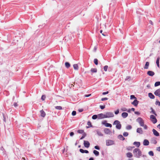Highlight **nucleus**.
I'll return each mask as SVG.
<instances>
[{
  "mask_svg": "<svg viewBox=\"0 0 160 160\" xmlns=\"http://www.w3.org/2000/svg\"><path fill=\"white\" fill-rule=\"evenodd\" d=\"M148 154L151 156H153V155H154L153 152L152 151H150L149 152H148Z\"/></svg>",
  "mask_w": 160,
  "mask_h": 160,
  "instance_id": "39",
  "label": "nucleus"
},
{
  "mask_svg": "<svg viewBox=\"0 0 160 160\" xmlns=\"http://www.w3.org/2000/svg\"><path fill=\"white\" fill-rule=\"evenodd\" d=\"M108 92L107 91L106 92H103L102 93V95H104L108 94Z\"/></svg>",
  "mask_w": 160,
  "mask_h": 160,
  "instance_id": "52",
  "label": "nucleus"
},
{
  "mask_svg": "<svg viewBox=\"0 0 160 160\" xmlns=\"http://www.w3.org/2000/svg\"><path fill=\"white\" fill-rule=\"evenodd\" d=\"M94 62L95 65H97L98 64V60L97 58L94 59Z\"/></svg>",
  "mask_w": 160,
  "mask_h": 160,
  "instance_id": "32",
  "label": "nucleus"
},
{
  "mask_svg": "<svg viewBox=\"0 0 160 160\" xmlns=\"http://www.w3.org/2000/svg\"><path fill=\"white\" fill-rule=\"evenodd\" d=\"M100 108H101V109H103L105 108V105H103V106L100 105Z\"/></svg>",
  "mask_w": 160,
  "mask_h": 160,
  "instance_id": "44",
  "label": "nucleus"
},
{
  "mask_svg": "<svg viewBox=\"0 0 160 160\" xmlns=\"http://www.w3.org/2000/svg\"><path fill=\"white\" fill-rule=\"evenodd\" d=\"M77 132L78 133L82 134L83 133L84 131L82 130H79Z\"/></svg>",
  "mask_w": 160,
  "mask_h": 160,
  "instance_id": "36",
  "label": "nucleus"
},
{
  "mask_svg": "<svg viewBox=\"0 0 160 160\" xmlns=\"http://www.w3.org/2000/svg\"><path fill=\"white\" fill-rule=\"evenodd\" d=\"M131 99H133L134 98H136L135 96L133 95H131L130 96Z\"/></svg>",
  "mask_w": 160,
  "mask_h": 160,
  "instance_id": "47",
  "label": "nucleus"
},
{
  "mask_svg": "<svg viewBox=\"0 0 160 160\" xmlns=\"http://www.w3.org/2000/svg\"><path fill=\"white\" fill-rule=\"evenodd\" d=\"M160 85V82H157L155 83L154 86L157 87Z\"/></svg>",
  "mask_w": 160,
  "mask_h": 160,
  "instance_id": "31",
  "label": "nucleus"
},
{
  "mask_svg": "<svg viewBox=\"0 0 160 160\" xmlns=\"http://www.w3.org/2000/svg\"><path fill=\"white\" fill-rule=\"evenodd\" d=\"M126 156L128 158H131L132 157L133 155L131 153L128 152L126 154Z\"/></svg>",
  "mask_w": 160,
  "mask_h": 160,
  "instance_id": "20",
  "label": "nucleus"
},
{
  "mask_svg": "<svg viewBox=\"0 0 160 160\" xmlns=\"http://www.w3.org/2000/svg\"><path fill=\"white\" fill-rule=\"evenodd\" d=\"M133 147H128L127 148V149L128 150H131Z\"/></svg>",
  "mask_w": 160,
  "mask_h": 160,
  "instance_id": "42",
  "label": "nucleus"
},
{
  "mask_svg": "<svg viewBox=\"0 0 160 160\" xmlns=\"http://www.w3.org/2000/svg\"><path fill=\"white\" fill-rule=\"evenodd\" d=\"M121 110L122 111H127V109L126 108L123 107L121 108Z\"/></svg>",
  "mask_w": 160,
  "mask_h": 160,
  "instance_id": "35",
  "label": "nucleus"
},
{
  "mask_svg": "<svg viewBox=\"0 0 160 160\" xmlns=\"http://www.w3.org/2000/svg\"><path fill=\"white\" fill-rule=\"evenodd\" d=\"M86 136V134H83L82 135V136L81 138H80V139H83V138H84Z\"/></svg>",
  "mask_w": 160,
  "mask_h": 160,
  "instance_id": "51",
  "label": "nucleus"
},
{
  "mask_svg": "<svg viewBox=\"0 0 160 160\" xmlns=\"http://www.w3.org/2000/svg\"><path fill=\"white\" fill-rule=\"evenodd\" d=\"M135 113L137 114H139L140 113L138 112H135Z\"/></svg>",
  "mask_w": 160,
  "mask_h": 160,
  "instance_id": "61",
  "label": "nucleus"
},
{
  "mask_svg": "<svg viewBox=\"0 0 160 160\" xmlns=\"http://www.w3.org/2000/svg\"><path fill=\"white\" fill-rule=\"evenodd\" d=\"M148 96L151 99H154L155 98L154 95L151 93H148Z\"/></svg>",
  "mask_w": 160,
  "mask_h": 160,
  "instance_id": "23",
  "label": "nucleus"
},
{
  "mask_svg": "<svg viewBox=\"0 0 160 160\" xmlns=\"http://www.w3.org/2000/svg\"><path fill=\"white\" fill-rule=\"evenodd\" d=\"M105 126L107 127H112V125L111 124L109 123H106L105 124Z\"/></svg>",
  "mask_w": 160,
  "mask_h": 160,
  "instance_id": "34",
  "label": "nucleus"
},
{
  "mask_svg": "<svg viewBox=\"0 0 160 160\" xmlns=\"http://www.w3.org/2000/svg\"><path fill=\"white\" fill-rule=\"evenodd\" d=\"M55 108L56 109L58 110H61L62 109V107L60 106H56L55 107Z\"/></svg>",
  "mask_w": 160,
  "mask_h": 160,
  "instance_id": "33",
  "label": "nucleus"
},
{
  "mask_svg": "<svg viewBox=\"0 0 160 160\" xmlns=\"http://www.w3.org/2000/svg\"><path fill=\"white\" fill-rule=\"evenodd\" d=\"M157 150L158 151H160V147H158V148H157Z\"/></svg>",
  "mask_w": 160,
  "mask_h": 160,
  "instance_id": "62",
  "label": "nucleus"
},
{
  "mask_svg": "<svg viewBox=\"0 0 160 160\" xmlns=\"http://www.w3.org/2000/svg\"><path fill=\"white\" fill-rule=\"evenodd\" d=\"M151 109L152 111L150 112V113H152L153 114H154L156 116H157V114L156 113L155 111L152 108H151Z\"/></svg>",
  "mask_w": 160,
  "mask_h": 160,
  "instance_id": "27",
  "label": "nucleus"
},
{
  "mask_svg": "<svg viewBox=\"0 0 160 160\" xmlns=\"http://www.w3.org/2000/svg\"><path fill=\"white\" fill-rule=\"evenodd\" d=\"M157 104L158 105V106H160V102L159 101H158L156 102Z\"/></svg>",
  "mask_w": 160,
  "mask_h": 160,
  "instance_id": "59",
  "label": "nucleus"
},
{
  "mask_svg": "<svg viewBox=\"0 0 160 160\" xmlns=\"http://www.w3.org/2000/svg\"><path fill=\"white\" fill-rule=\"evenodd\" d=\"M91 95V94H88V95H85L84 96H85V97H89Z\"/></svg>",
  "mask_w": 160,
  "mask_h": 160,
  "instance_id": "57",
  "label": "nucleus"
},
{
  "mask_svg": "<svg viewBox=\"0 0 160 160\" xmlns=\"http://www.w3.org/2000/svg\"><path fill=\"white\" fill-rule=\"evenodd\" d=\"M104 132L105 133L109 134L111 133V131L108 128H106L104 129Z\"/></svg>",
  "mask_w": 160,
  "mask_h": 160,
  "instance_id": "9",
  "label": "nucleus"
},
{
  "mask_svg": "<svg viewBox=\"0 0 160 160\" xmlns=\"http://www.w3.org/2000/svg\"><path fill=\"white\" fill-rule=\"evenodd\" d=\"M93 152L96 156H98L99 155V152L96 150H94Z\"/></svg>",
  "mask_w": 160,
  "mask_h": 160,
  "instance_id": "25",
  "label": "nucleus"
},
{
  "mask_svg": "<svg viewBox=\"0 0 160 160\" xmlns=\"http://www.w3.org/2000/svg\"><path fill=\"white\" fill-rule=\"evenodd\" d=\"M108 66L107 65H105L104 67V69L105 71L106 72L107 71V69L108 68Z\"/></svg>",
  "mask_w": 160,
  "mask_h": 160,
  "instance_id": "40",
  "label": "nucleus"
},
{
  "mask_svg": "<svg viewBox=\"0 0 160 160\" xmlns=\"http://www.w3.org/2000/svg\"><path fill=\"white\" fill-rule=\"evenodd\" d=\"M154 94L156 95L159 96L160 95V89L157 90L154 92Z\"/></svg>",
  "mask_w": 160,
  "mask_h": 160,
  "instance_id": "15",
  "label": "nucleus"
},
{
  "mask_svg": "<svg viewBox=\"0 0 160 160\" xmlns=\"http://www.w3.org/2000/svg\"><path fill=\"white\" fill-rule=\"evenodd\" d=\"M87 124L88 125V126H87V128H89L90 127H92V124H91V123L90 122V121H88V123H87Z\"/></svg>",
  "mask_w": 160,
  "mask_h": 160,
  "instance_id": "29",
  "label": "nucleus"
},
{
  "mask_svg": "<svg viewBox=\"0 0 160 160\" xmlns=\"http://www.w3.org/2000/svg\"><path fill=\"white\" fill-rule=\"evenodd\" d=\"M84 152V153H89V152L87 150H85Z\"/></svg>",
  "mask_w": 160,
  "mask_h": 160,
  "instance_id": "58",
  "label": "nucleus"
},
{
  "mask_svg": "<svg viewBox=\"0 0 160 160\" xmlns=\"http://www.w3.org/2000/svg\"><path fill=\"white\" fill-rule=\"evenodd\" d=\"M84 146L87 148H88L90 146V143L89 142L87 141H84Z\"/></svg>",
  "mask_w": 160,
  "mask_h": 160,
  "instance_id": "8",
  "label": "nucleus"
},
{
  "mask_svg": "<svg viewBox=\"0 0 160 160\" xmlns=\"http://www.w3.org/2000/svg\"><path fill=\"white\" fill-rule=\"evenodd\" d=\"M119 112V110L118 109L117 111H116L115 112V113L116 114H118Z\"/></svg>",
  "mask_w": 160,
  "mask_h": 160,
  "instance_id": "53",
  "label": "nucleus"
},
{
  "mask_svg": "<svg viewBox=\"0 0 160 160\" xmlns=\"http://www.w3.org/2000/svg\"><path fill=\"white\" fill-rule=\"evenodd\" d=\"M128 114L126 112H124L122 113V116L124 118H126L128 117Z\"/></svg>",
  "mask_w": 160,
  "mask_h": 160,
  "instance_id": "17",
  "label": "nucleus"
},
{
  "mask_svg": "<svg viewBox=\"0 0 160 160\" xmlns=\"http://www.w3.org/2000/svg\"><path fill=\"white\" fill-rule=\"evenodd\" d=\"M149 65V63L148 62H146L145 66L144 67V69H148Z\"/></svg>",
  "mask_w": 160,
  "mask_h": 160,
  "instance_id": "18",
  "label": "nucleus"
},
{
  "mask_svg": "<svg viewBox=\"0 0 160 160\" xmlns=\"http://www.w3.org/2000/svg\"><path fill=\"white\" fill-rule=\"evenodd\" d=\"M132 128V126L130 125H128L126 127V129L128 130H130Z\"/></svg>",
  "mask_w": 160,
  "mask_h": 160,
  "instance_id": "37",
  "label": "nucleus"
},
{
  "mask_svg": "<svg viewBox=\"0 0 160 160\" xmlns=\"http://www.w3.org/2000/svg\"><path fill=\"white\" fill-rule=\"evenodd\" d=\"M46 96L44 95H42L41 97V99L43 101L45 99Z\"/></svg>",
  "mask_w": 160,
  "mask_h": 160,
  "instance_id": "43",
  "label": "nucleus"
},
{
  "mask_svg": "<svg viewBox=\"0 0 160 160\" xmlns=\"http://www.w3.org/2000/svg\"><path fill=\"white\" fill-rule=\"evenodd\" d=\"M106 122L107 121H104L103 122H102V123L103 124L105 125V124L106 123H107Z\"/></svg>",
  "mask_w": 160,
  "mask_h": 160,
  "instance_id": "56",
  "label": "nucleus"
},
{
  "mask_svg": "<svg viewBox=\"0 0 160 160\" xmlns=\"http://www.w3.org/2000/svg\"><path fill=\"white\" fill-rule=\"evenodd\" d=\"M108 98H102L101 99V100L102 101H105V100H108Z\"/></svg>",
  "mask_w": 160,
  "mask_h": 160,
  "instance_id": "45",
  "label": "nucleus"
},
{
  "mask_svg": "<svg viewBox=\"0 0 160 160\" xmlns=\"http://www.w3.org/2000/svg\"><path fill=\"white\" fill-rule=\"evenodd\" d=\"M70 136H72L74 135V133L73 132H72L70 133Z\"/></svg>",
  "mask_w": 160,
  "mask_h": 160,
  "instance_id": "55",
  "label": "nucleus"
},
{
  "mask_svg": "<svg viewBox=\"0 0 160 160\" xmlns=\"http://www.w3.org/2000/svg\"><path fill=\"white\" fill-rule=\"evenodd\" d=\"M154 135L156 136H158L159 135V133L155 129H153L152 130Z\"/></svg>",
  "mask_w": 160,
  "mask_h": 160,
  "instance_id": "11",
  "label": "nucleus"
},
{
  "mask_svg": "<svg viewBox=\"0 0 160 160\" xmlns=\"http://www.w3.org/2000/svg\"><path fill=\"white\" fill-rule=\"evenodd\" d=\"M40 113H41V116L43 117H45L46 115V113L44 112V111L43 110H42L40 111Z\"/></svg>",
  "mask_w": 160,
  "mask_h": 160,
  "instance_id": "16",
  "label": "nucleus"
},
{
  "mask_svg": "<svg viewBox=\"0 0 160 160\" xmlns=\"http://www.w3.org/2000/svg\"><path fill=\"white\" fill-rule=\"evenodd\" d=\"M105 114V118L112 117L114 116L113 113L110 112H107Z\"/></svg>",
  "mask_w": 160,
  "mask_h": 160,
  "instance_id": "5",
  "label": "nucleus"
},
{
  "mask_svg": "<svg viewBox=\"0 0 160 160\" xmlns=\"http://www.w3.org/2000/svg\"><path fill=\"white\" fill-rule=\"evenodd\" d=\"M150 120L154 124L156 123L157 121V119L155 117L152 115H150Z\"/></svg>",
  "mask_w": 160,
  "mask_h": 160,
  "instance_id": "4",
  "label": "nucleus"
},
{
  "mask_svg": "<svg viewBox=\"0 0 160 160\" xmlns=\"http://www.w3.org/2000/svg\"><path fill=\"white\" fill-rule=\"evenodd\" d=\"M137 122H138L141 126H144V121L142 118L140 117L138 118L136 120Z\"/></svg>",
  "mask_w": 160,
  "mask_h": 160,
  "instance_id": "3",
  "label": "nucleus"
},
{
  "mask_svg": "<svg viewBox=\"0 0 160 160\" xmlns=\"http://www.w3.org/2000/svg\"><path fill=\"white\" fill-rule=\"evenodd\" d=\"M143 127H144V128L145 129H147V126L146 125L144 124V126H143Z\"/></svg>",
  "mask_w": 160,
  "mask_h": 160,
  "instance_id": "54",
  "label": "nucleus"
},
{
  "mask_svg": "<svg viewBox=\"0 0 160 160\" xmlns=\"http://www.w3.org/2000/svg\"><path fill=\"white\" fill-rule=\"evenodd\" d=\"M159 58H157V60H156V62L157 66L159 68H160V66H159Z\"/></svg>",
  "mask_w": 160,
  "mask_h": 160,
  "instance_id": "28",
  "label": "nucleus"
},
{
  "mask_svg": "<svg viewBox=\"0 0 160 160\" xmlns=\"http://www.w3.org/2000/svg\"><path fill=\"white\" fill-rule=\"evenodd\" d=\"M97 118H98V115H93L92 117V118L93 119H96Z\"/></svg>",
  "mask_w": 160,
  "mask_h": 160,
  "instance_id": "38",
  "label": "nucleus"
},
{
  "mask_svg": "<svg viewBox=\"0 0 160 160\" xmlns=\"http://www.w3.org/2000/svg\"><path fill=\"white\" fill-rule=\"evenodd\" d=\"M137 132L138 133H139L140 134H142L143 133V131L141 128H137Z\"/></svg>",
  "mask_w": 160,
  "mask_h": 160,
  "instance_id": "14",
  "label": "nucleus"
},
{
  "mask_svg": "<svg viewBox=\"0 0 160 160\" xmlns=\"http://www.w3.org/2000/svg\"><path fill=\"white\" fill-rule=\"evenodd\" d=\"M147 73L148 75L149 76H153L155 74L154 72H153L151 71H148L147 72Z\"/></svg>",
  "mask_w": 160,
  "mask_h": 160,
  "instance_id": "10",
  "label": "nucleus"
},
{
  "mask_svg": "<svg viewBox=\"0 0 160 160\" xmlns=\"http://www.w3.org/2000/svg\"><path fill=\"white\" fill-rule=\"evenodd\" d=\"M97 134L98 136H103V134H102V132L100 131H99L97 130Z\"/></svg>",
  "mask_w": 160,
  "mask_h": 160,
  "instance_id": "30",
  "label": "nucleus"
},
{
  "mask_svg": "<svg viewBox=\"0 0 160 160\" xmlns=\"http://www.w3.org/2000/svg\"><path fill=\"white\" fill-rule=\"evenodd\" d=\"M128 135V133L127 132H125L123 133V135L125 137L127 136Z\"/></svg>",
  "mask_w": 160,
  "mask_h": 160,
  "instance_id": "41",
  "label": "nucleus"
},
{
  "mask_svg": "<svg viewBox=\"0 0 160 160\" xmlns=\"http://www.w3.org/2000/svg\"><path fill=\"white\" fill-rule=\"evenodd\" d=\"M13 105L14 107H16L18 106V105L17 102H14Z\"/></svg>",
  "mask_w": 160,
  "mask_h": 160,
  "instance_id": "50",
  "label": "nucleus"
},
{
  "mask_svg": "<svg viewBox=\"0 0 160 160\" xmlns=\"http://www.w3.org/2000/svg\"><path fill=\"white\" fill-rule=\"evenodd\" d=\"M84 150H83L82 149H80V150H79V151H80V152H81L82 153H84Z\"/></svg>",
  "mask_w": 160,
  "mask_h": 160,
  "instance_id": "49",
  "label": "nucleus"
},
{
  "mask_svg": "<svg viewBox=\"0 0 160 160\" xmlns=\"http://www.w3.org/2000/svg\"><path fill=\"white\" fill-rule=\"evenodd\" d=\"M133 144L135 145L138 148L140 146V143L139 142H134Z\"/></svg>",
  "mask_w": 160,
  "mask_h": 160,
  "instance_id": "19",
  "label": "nucleus"
},
{
  "mask_svg": "<svg viewBox=\"0 0 160 160\" xmlns=\"http://www.w3.org/2000/svg\"><path fill=\"white\" fill-rule=\"evenodd\" d=\"M65 64V67L68 68H69L70 67V64L68 62H66Z\"/></svg>",
  "mask_w": 160,
  "mask_h": 160,
  "instance_id": "24",
  "label": "nucleus"
},
{
  "mask_svg": "<svg viewBox=\"0 0 160 160\" xmlns=\"http://www.w3.org/2000/svg\"><path fill=\"white\" fill-rule=\"evenodd\" d=\"M138 103V101L137 99H135L134 101L132 102V104L134 105L135 106H137Z\"/></svg>",
  "mask_w": 160,
  "mask_h": 160,
  "instance_id": "12",
  "label": "nucleus"
},
{
  "mask_svg": "<svg viewBox=\"0 0 160 160\" xmlns=\"http://www.w3.org/2000/svg\"><path fill=\"white\" fill-rule=\"evenodd\" d=\"M73 67L75 70H78V65L77 64H75L73 65Z\"/></svg>",
  "mask_w": 160,
  "mask_h": 160,
  "instance_id": "22",
  "label": "nucleus"
},
{
  "mask_svg": "<svg viewBox=\"0 0 160 160\" xmlns=\"http://www.w3.org/2000/svg\"><path fill=\"white\" fill-rule=\"evenodd\" d=\"M114 144V142L112 140H108L106 141V145L107 146L111 145Z\"/></svg>",
  "mask_w": 160,
  "mask_h": 160,
  "instance_id": "6",
  "label": "nucleus"
},
{
  "mask_svg": "<svg viewBox=\"0 0 160 160\" xmlns=\"http://www.w3.org/2000/svg\"><path fill=\"white\" fill-rule=\"evenodd\" d=\"M89 160H94V159L92 158H90Z\"/></svg>",
  "mask_w": 160,
  "mask_h": 160,
  "instance_id": "63",
  "label": "nucleus"
},
{
  "mask_svg": "<svg viewBox=\"0 0 160 160\" xmlns=\"http://www.w3.org/2000/svg\"><path fill=\"white\" fill-rule=\"evenodd\" d=\"M157 143V142L156 140H154L153 141V143L154 144H156Z\"/></svg>",
  "mask_w": 160,
  "mask_h": 160,
  "instance_id": "60",
  "label": "nucleus"
},
{
  "mask_svg": "<svg viewBox=\"0 0 160 160\" xmlns=\"http://www.w3.org/2000/svg\"><path fill=\"white\" fill-rule=\"evenodd\" d=\"M98 118L99 119L105 118V114L103 113H100L98 115Z\"/></svg>",
  "mask_w": 160,
  "mask_h": 160,
  "instance_id": "7",
  "label": "nucleus"
},
{
  "mask_svg": "<svg viewBox=\"0 0 160 160\" xmlns=\"http://www.w3.org/2000/svg\"><path fill=\"white\" fill-rule=\"evenodd\" d=\"M76 112L75 111H73L72 112V116H75V115H76Z\"/></svg>",
  "mask_w": 160,
  "mask_h": 160,
  "instance_id": "46",
  "label": "nucleus"
},
{
  "mask_svg": "<svg viewBox=\"0 0 160 160\" xmlns=\"http://www.w3.org/2000/svg\"><path fill=\"white\" fill-rule=\"evenodd\" d=\"M157 127L160 129V124L158 125Z\"/></svg>",
  "mask_w": 160,
  "mask_h": 160,
  "instance_id": "64",
  "label": "nucleus"
},
{
  "mask_svg": "<svg viewBox=\"0 0 160 160\" xmlns=\"http://www.w3.org/2000/svg\"><path fill=\"white\" fill-rule=\"evenodd\" d=\"M90 71L92 73L94 72H96L97 71V69L96 68H92Z\"/></svg>",
  "mask_w": 160,
  "mask_h": 160,
  "instance_id": "21",
  "label": "nucleus"
},
{
  "mask_svg": "<svg viewBox=\"0 0 160 160\" xmlns=\"http://www.w3.org/2000/svg\"><path fill=\"white\" fill-rule=\"evenodd\" d=\"M94 148L95 149L97 150H99L100 149L99 147L98 146H95Z\"/></svg>",
  "mask_w": 160,
  "mask_h": 160,
  "instance_id": "48",
  "label": "nucleus"
},
{
  "mask_svg": "<svg viewBox=\"0 0 160 160\" xmlns=\"http://www.w3.org/2000/svg\"><path fill=\"white\" fill-rule=\"evenodd\" d=\"M118 138L121 140L123 141L125 140V138L122 135H119L118 136Z\"/></svg>",
  "mask_w": 160,
  "mask_h": 160,
  "instance_id": "26",
  "label": "nucleus"
},
{
  "mask_svg": "<svg viewBox=\"0 0 160 160\" xmlns=\"http://www.w3.org/2000/svg\"><path fill=\"white\" fill-rule=\"evenodd\" d=\"M134 156L137 158H139L142 155L141 151L138 148H136L133 151Z\"/></svg>",
  "mask_w": 160,
  "mask_h": 160,
  "instance_id": "1",
  "label": "nucleus"
},
{
  "mask_svg": "<svg viewBox=\"0 0 160 160\" xmlns=\"http://www.w3.org/2000/svg\"><path fill=\"white\" fill-rule=\"evenodd\" d=\"M113 125H116V128L118 129H120L121 128V124L120 123V122L118 120L115 121L113 123Z\"/></svg>",
  "mask_w": 160,
  "mask_h": 160,
  "instance_id": "2",
  "label": "nucleus"
},
{
  "mask_svg": "<svg viewBox=\"0 0 160 160\" xmlns=\"http://www.w3.org/2000/svg\"><path fill=\"white\" fill-rule=\"evenodd\" d=\"M149 141L147 139H145L143 142V144L145 146H147L149 144Z\"/></svg>",
  "mask_w": 160,
  "mask_h": 160,
  "instance_id": "13",
  "label": "nucleus"
}]
</instances>
